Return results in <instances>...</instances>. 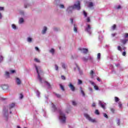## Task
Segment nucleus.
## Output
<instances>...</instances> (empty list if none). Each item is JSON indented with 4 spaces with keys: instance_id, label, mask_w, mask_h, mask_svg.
Returning a JSON list of instances; mask_svg holds the SVG:
<instances>
[{
    "instance_id": "7c9ffc66",
    "label": "nucleus",
    "mask_w": 128,
    "mask_h": 128,
    "mask_svg": "<svg viewBox=\"0 0 128 128\" xmlns=\"http://www.w3.org/2000/svg\"><path fill=\"white\" fill-rule=\"evenodd\" d=\"M95 114H98V116L100 114V112H98V110H95Z\"/></svg>"
},
{
    "instance_id": "2eb2a0df",
    "label": "nucleus",
    "mask_w": 128,
    "mask_h": 128,
    "mask_svg": "<svg viewBox=\"0 0 128 128\" xmlns=\"http://www.w3.org/2000/svg\"><path fill=\"white\" fill-rule=\"evenodd\" d=\"M80 92L82 94L83 96H86V94H84V90H82V88L80 87Z\"/></svg>"
},
{
    "instance_id": "ea45409f",
    "label": "nucleus",
    "mask_w": 128,
    "mask_h": 128,
    "mask_svg": "<svg viewBox=\"0 0 128 128\" xmlns=\"http://www.w3.org/2000/svg\"><path fill=\"white\" fill-rule=\"evenodd\" d=\"M124 38H128V33H125L124 34Z\"/></svg>"
},
{
    "instance_id": "338daca9",
    "label": "nucleus",
    "mask_w": 128,
    "mask_h": 128,
    "mask_svg": "<svg viewBox=\"0 0 128 128\" xmlns=\"http://www.w3.org/2000/svg\"><path fill=\"white\" fill-rule=\"evenodd\" d=\"M68 112H70V110H66V112L67 113V114H68Z\"/></svg>"
},
{
    "instance_id": "423d86ee",
    "label": "nucleus",
    "mask_w": 128,
    "mask_h": 128,
    "mask_svg": "<svg viewBox=\"0 0 128 128\" xmlns=\"http://www.w3.org/2000/svg\"><path fill=\"white\" fill-rule=\"evenodd\" d=\"M76 69H77L78 70L80 76H82V74H84L82 70H80V67H78V65H76V68H74V70L75 72Z\"/></svg>"
},
{
    "instance_id": "a19ab883",
    "label": "nucleus",
    "mask_w": 128,
    "mask_h": 128,
    "mask_svg": "<svg viewBox=\"0 0 128 128\" xmlns=\"http://www.w3.org/2000/svg\"><path fill=\"white\" fill-rule=\"evenodd\" d=\"M118 50H120V51L122 50V48L120 47V46H118Z\"/></svg>"
},
{
    "instance_id": "c03bdc74",
    "label": "nucleus",
    "mask_w": 128,
    "mask_h": 128,
    "mask_svg": "<svg viewBox=\"0 0 128 128\" xmlns=\"http://www.w3.org/2000/svg\"><path fill=\"white\" fill-rule=\"evenodd\" d=\"M10 72L11 74H14V72H16L15 70H10Z\"/></svg>"
},
{
    "instance_id": "58836bf2",
    "label": "nucleus",
    "mask_w": 128,
    "mask_h": 128,
    "mask_svg": "<svg viewBox=\"0 0 128 128\" xmlns=\"http://www.w3.org/2000/svg\"><path fill=\"white\" fill-rule=\"evenodd\" d=\"M72 104L73 106H76V102L74 101H72Z\"/></svg>"
},
{
    "instance_id": "13d9d810",
    "label": "nucleus",
    "mask_w": 128,
    "mask_h": 128,
    "mask_svg": "<svg viewBox=\"0 0 128 128\" xmlns=\"http://www.w3.org/2000/svg\"><path fill=\"white\" fill-rule=\"evenodd\" d=\"M4 7H0V10H4Z\"/></svg>"
},
{
    "instance_id": "e2e57ef3",
    "label": "nucleus",
    "mask_w": 128,
    "mask_h": 128,
    "mask_svg": "<svg viewBox=\"0 0 128 128\" xmlns=\"http://www.w3.org/2000/svg\"><path fill=\"white\" fill-rule=\"evenodd\" d=\"M54 30H55V32H58V28H54Z\"/></svg>"
},
{
    "instance_id": "4d7b16f0",
    "label": "nucleus",
    "mask_w": 128,
    "mask_h": 128,
    "mask_svg": "<svg viewBox=\"0 0 128 128\" xmlns=\"http://www.w3.org/2000/svg\"><path fill=\"white\" fill-rule=\"evenodd\" d=\"M62 67L63 68H66V65L64 64H62Z\"/></svg>"
},
{
    "instance_id": "c756f323",
    "label": "nucleus",
    "mask_w": 128,
    "mask_h": 128,
    "mask_svg": "<svg viewBox=\"0 0 128 128\" xmlns=\"http://www.w3.org/2000/svg\"><path fill=\"white\" fill-rule=\"evenodd\" d=\"M88 60H90V62H92V58L90 56L88 58Z\"/></svg>"
},
{
    "instance_id": "b1692460",
    "label": "nucleus",
    "mask_w": 128,
    "mask_h": 128,
    "mask_svg": "<svg viewBox=\"0 0 128 128\" xmlns=\"http://www.w3.org/2000/svg\"><path fill=\"white\" fill-rule=\"evenodd\" d=\"M19 22L20 24H22V22H24V18H20L19 20Z\"/></svg>"
},
{
    "instance_id": "3c124183",
    "label": "nucleus",
    "mask_w": 128,
    "mask_h": 128,
    "mask_svg": "<svg viewBox=\"0 0 128 128\" xmlns=\"http://www.w3.org/2000/svg\"><path fill=\"white\" fill-rule=\"evenodd\" d=\"M104 118H108V114H104Z\"/></svg>"
},
{
    "instance_id": "09e8293b",
    "label": "nucleus",
    "mask_w": 128,
    "mask_h": 128,
    "mask_svg": "<svg viewBox=\"0 0 128 128\" xmlns=\"http://www.w3.org/2000/svg\"><path fill=\"white\" fill-rule=\"evenodd\" d=\"M35 50L40 52V49L38 47H35Z\"/></svg>"
},
{
    "instance_id": "7ed1b4c3",
    "label": "nucleus",
    "mask_w": 128,
    "mask_h": 128,
    "mask_svg": "<svg viewBox=\"0 0 128 128\" xmlns=\"http://www.w3.org/2000/svg\"><path fill=\"white\" fill-rule=\"evenodd\" d=\"M84 116L87 118V120H88L89 122H96V121L95 119H92L90 116V115L88 114H84Z\"/></svg>"
},
{
    "instance_id": "473e14b6",
    "label": "nucleus",
    "mask_w": 128,
    "mask_h": 128,
    "mask_svg": "<svg viewBox=\"0 0 128 128\" xmlns=\"http://www.w3.org/2000/svg\"><path fill=\"white\" fill-rule=\"evenodd\" d=\"M100 106H101V107L104 110H106V106H104V104H101Z\"/></svg>"
},
{
    "instance_id": "9b49d317",
    "label": "nucleus",
    "mask_w": 128,
    "mask_h": 128,
    "mask_svg": "<svg viewBox=\"0 0 128 128\" xmlns=\"http://www.w3.org/2000/svg\"><path fill=\"white\" fill-rule=\"evenodd\" d=\"M44 84L48 86V88H52V85L48 81H45Z\"/></svg>"
},
{
    "instance_id": "c9c22d12",
    "label": "nucleus",
    "mask_w": 128,
    "mask_h": 128,
    "mask_svg": "<svg viewBox=\"0 0 128 128\" xmlns=\"http://www.w3.org/2000/svg\"><path fill=\"white\" fill-rule=\"evenodd\" d=\"M5 74L7 76H10V72H6V73H5Z\"/></svg>"
},
{
    "instance_id": "f3484780",
    "label": "nucleus",
    "mask_w": 128,
    "mask_h": 128,
    "mask_svg": "<svg viewBox=\"0 0 128 128\" xmlns=\"http://www.w3.org/2000/svg\"><path fill=\"white\" fill-rule=\"evenodd\" d=\"M14 104H12L9 105V108L10 110V108H14Z\"/></svg>"
},
{
    "instance_id": "39448f33",
    "label": "nucleus",
    "mask_w": 128,
    "mask_h": 128,
    "mask_svg": "<svg viewBox=\"0 0 128 128\" xmlns=\"http://www.w3.org/2000/svg\"><path fill=\"white\" fill-rule=\"evenodd\" d=\"M78 50H80L81 52H82L83 54H86L88 52V48H78Z\"/></svg>"
},
{
    "instance_id": "dca6fc26",
    "label": "nucleus",
    "mask_w": 128,
    "mask_h": 128,
    "mask_svg": "<svg viewBox=\"0 0 128 128\" xmlns=\"http://www.w3.org/2000/svg\"><path fill=\"white\" fill-rule=\"evenodd\" d=\"M27 41L28 42H32V38L30 37H28V38H27Z\"/></svg>"
},
{
    "instance_id": "79ce46f5",
    "label": "nucleus",
    "mask_w": 128,
    "mask_h": 128,
    "mask_svg": "<svg viewBox=\"0 0 128 128\" xmlns=\"http://www.w3.org/2000/svg\"><path fill=\"white\" fill-rule=\"evenodd\" d=\"M122 56H126V52H124L122 54Z\"/></svg>"
},
{
    "instance_id": "e433bc0d",
    "label": "nucleus",
    "mask_w": 128,
    "mask_h": 128,
    "mask_svg": "<svg viewBox=\"0 0 128 128\" xmlns=\"http://www.w3.org/2000/svg\"><path fill=\"white\" fill-rule=\"evenodd\" d=\"M55 94L57 98H60V94H58L56 93Z\"/></svg>"
},
{
    "instance_id": "864d4df0",
    "label": "nucleus",
    "mask_w": 128,
    "mask_h": 128,
    "mask_svg": "<svg viewBox=\"0 0 128 128\" xmlns=\"http://www.w3.org/2000/svg\"><path fill=\"white\" fill-rule=\"evenodd\" d=\"M60 8H64V4H60Z\"/></svg>"
},
{
    "instance_id": "1a4fd4ad",
    "label": "nucleus",
    "mask_w": 128,
    "mask_h": 128,
    "mask_svg": "<svg viewBox=\"0 0 128 128\" xmlns=\"http://www.w3.org/2000/svg\"><path fill=\"white\" fill-rule=\"evenodd\" d=\"M16 82L17 84H18V86H20V84H22V81L20 80V78H16Z\"/></svg>"
},
{
    "instance_id": "5fc2aeb1",
    "label": "nucleus",
    "mask_w": 128,
    "mask_h": 128,
    "mask_svg": "<svg viewBox=\"0 0 128 128\" xmlns=\"http://www.w3.org/2000/svg\"><path fill=\"white\" fill-rule=\"evenodd\" d=\"M92 108H94L96 106V103H92Z\"/></svg>"
},
{
    "instance_id": "412c9836",
    "label": "nucleus",
    "mask_w": 128,
    "mask_h": 128,
    "mask_svg": "<svg viewBox=\"0 0 128 128\" xmlns=\"http://www.w3.org/2000/svg\"><path fill=\"white\" fill-rule=\"evenodd\" d=\"M97 58L98 60H100V53H98L97 56Z\"/></svg>"
},
{
    "instance_id": "37998d69",
    "label": "nucleus",
    "mask_w": 128,
    "mask_h": 128,
    "mask_svg": "<svg viewBox=\"0 0 128 128\" xmlns=\"http://www.w3.org/2000/svg\"><path fill=\"white\" fill-rule=\"evenodd\" d=\"M90 83L91 84H92V86H96L94 84V82H92V81H90Z\"/></svg>"
},
{
    "instance_id": "6ab92c4d",
    "label": "nucleus",
    "mask_w": 128,
    "mask_h": 128,
    "mask_svg": "<svg viewBox=\"0 0 128 128\" xmlns=\"http://www.w3.org/2000/svg\"><path fill=\"white\" fill-rule=\"evenodd\" d=\"M50 52H51V54H54V48H52L50 50Z\"/></svg>"
},
{
    "instance_id": "603ef678",
    "label": "nucleus",
    "mask_w": 128,
    "mask_h": 128,
    "mask_svg": "<svg viewBox=\"0 0 128 128\" xmlns=\"http://www.w3.org/2000/svg\"><path fill=\"white\" fill-rule=\"evenodd\" d=\"M61 78H62V80H66V76H62Z\"/></svg>"
},
{
    "instance_id": "49530a36",
    "label": "nucleus",
    "mask_w": 128,
    "mask_h": 128,
    "mask_svg": "<svg viewBox=\"0 0 128 128\" xmlns=\"http://www.w3.org/2000/svg\"><path fill=\"white\" fill-rule=\"evenodd\" d=\"M24 98V95L21 94H20V98L22 100V98Z\"/></svg>"
},
{
    "instance_id": "a878e982",
    "label": "nucleus",
    "mask_w": 128,
    "mask_h": 128,
    "mask_svg": "<svg viewBox=\"0 0 128 128\" xmlns=\"http://www.w3.org/2000/svg\"><path fill=\"white\" fill-rule=\"evenodd\" d=\"M94 88L96 90H98V86L96 85L94 86Z\"/></svg>"
},
{
    "instance_id": "72a5a7b5",
    "label": "nucleus",
    "mask_w": 128,
    "mask_h": 128,
    "mask_svg": "<svg viewBox=\"0 0 128 128\" xmlns=\"http://www.w3.org/2000/svg\"><path fill=\"white\" fill-rule=\"evenodd\" d=\"M60 88L61 90H64V88L63 86L62 85L60 84Z\"/></svg>"
},
{
    "instance_id": "6e6d98bb",
    "label": "nucleus",
    "mask_w": 128,
    "mask_h": 128,
    "mask_svg": "<svg viewBox=\"0 0 128 128\" xmlns=\"http://www.w3.org/2000/svg\"><path fill=\"white\" fill-rule=\"evenodd\" d=\"M118 106L120 108H122V104H120Z\"/></svg>"
},
{
    "instance_id": "9d476101",
    "label": "nucleus",
    "mask_w": 128,
    "mask_h": 128,
    "mask_svg": "<svg viewBox=\"0 0 128 128\" xmlns=\"http://www.w3.org/2000/svg\"><path fill=\"white\" fill-rule=\"evenodd\" d=\"M1 88L4 90H6L8 88V85L4 84L1 86Z\"/></svg>"
},
{
    "instance_id": "cd10ccee",
    "label": "nucleus",
    "mask_w": 128,
    "mask_h": 128,
    "mask_svg": "<svg viewBox=\"0 0 128 128\" xmlns=\"http://www.w3.org/2000/svg\"><path fill=\"white\" fill-rule=\"evenodd\" d=\"M83 14L85 18H86L88 16V14L86 12V11L84 10Z\"/></svg>"
},
{
    "instance_id": "a211bd4d",
    "label": "nucleus",
    "mask_w": 128,
    "mask_h": 128,
    "mask_svg": "<svg viewBox=\"0 0 128 128\" xmlns=\"http://www.w3.org/2000/svg\"><path fill=\"white\" fill-rule=\"evenodd\" d=\"M74 30L75 32H78V28H76V26L75 24H74Z\"/></svg>"
},
{
    "instance_id": "393cba45",
    "label": "nucleus",
    "mask_w": 128,
    "mask_h": 128,
    "mask_svg": "<svg viewBox=\"0 0 128 128\" xmlns=\"http://www.w3.org/2000/svg\"><path fill=\"white\" fill-rule=\"evenodd\" d=\"M12 28H14V30H16V25L14 24H12Z\"/></svg>"
},
{
    "instance_id": "f257e3e1",
    "label": "nucleus",
    "mask_w": 128,
    "mask_h": 128,
    "mask_svg": "<svg viewBox=\"0 0 128 128\" xmlns=\"http://www.w3.org/2000/svg\"><path fill=\"white\" fill-rule=\"evenodd\" d=\"M74 8L78 10H80V1L77 2V4H74V6H69L67 8L66 11L68 12V14H72V10H74Z\"/></svg>"
},
{
    "instance_id": "69168bd1",
    "label": "nucleus",
    "mask_w": 128,
    "mask_h": 128,
    "mask_svg": "<svg viewBox=\"0 0 128 128\" xmlns=\"http://www.w3.org/2000/svg\"><path fill=\"white\" fill-rule=\"evenodd\" d=\"M89 90H90V92H92V88H89Z\"/></svg>"
},
{
    "instance_id": "6e6552de",
    "label": "nucleus",
    "mask_w": 128,
    "mask_h": 128,
    "mask_svg": "<svg viewBox=\"0 0 128 128\" xmlns=\"http://www.w3.org/2000/svg\"><path fill=\"white\" fill-rule=\"evenodd\" d=\"M91 28L90 25L88 24L87 28H86L85 30L88 32V34H92V32H90Z\"/></svg>"
},
{
    "instance_id": "aec40b11",
    "label": "nucleus",
    "mask_w": 128,
    "mask_h": 128,
    "mask_svg": "<svg viewBox=\"0 0 128 128\" xmlns=\"http://www.w3.org/2000/svg\"><path fill=\"white\" fill-rule=\"evenodd\" d=\"M82 60L84 62H88V59L86 58V57L82 58Z\"/></svg>"
},
{
    "instance_id": "bf43d9fd",
    "label": "nucleus",
    "mask_w": 128,
    "mask_h": 128,
    "mask_svg": "<svg viewBox=\"0 0 128 128\" xmlns=\"http://www.w3.org/2000/svg\"><path fill=\"white\" fill-rule=\"evenodd\" d=\"M121 7H120V6L119 5L118 7H117V10H120V8Z\"/></svg>"
},
{
    "instance_id": "0e129e2a",
    "label": "nucleus",
    "mask_w": 128,
    "mask_h": 128,
    "mask_svg": "<svg viewBox=\"0 0 128 128\" xmlns=\"http://www.w3.org/2000/svg\"><path fill=\"white\" fill-rule=\"evenodd\" d=\"M97 80H98V82H100V78H98Z\"/></svg>"
},
{
    "instance_id": "a18cd8bd",
    "label": "nucleus",
    "mask_w": 128,
    "mask_h": 128,
    "mask_svg": "<svg viewBox=\"0 0 128 128\" xmlns=\"http://www.w3.org/2000/svg\"><path fill=\"white\" fill-rule=\"evenodd\" d=\"M55 68L56 70H58V65H55Z\"/></svg>"
},
{
    "instance_id": "ddd939ff",
    "label": "nucleus",
    "mask_w": 128,
    "mask_h": 128,
    "mask_svg": "<svg viewBox=\"0 0 128 128\" xmlns=\"http://www.w3.org/2000/svg\"><path fill=\"white\" fill-rule=\"evenodd\" d=\"M128 40L127 39H125V40H120V42H122V44H126V42H128Z\"/></svg>"
},
{
    "instance_id": "774afa93",
    "label": "nucleus",
    "mask_w": 128,
    "mask_h": 128,
    "mask_svg": "<svg viewBox=\"0 0 128 128\" xmlns=\"http://www.w3.org/2000/svg\"><path fill=\"white\" fill-rule=\"evenodd\" d=\"M0 18H2V14L0 13Z\"/></svg>"
},
{
    "instance_id": "4468645a",
    "label": "nucleus",
    "mask_w": 128,
    "mask_h": 128,
    "mask_svg": "<svg viewBox=\"0 0 128 128\" xmlns=\"http://www.w3.org/2000/svg\"><path fill=\"white\" fill-rule=\"evenodd\" d=\"M48 30V28L46 26L44 27V30L42 31V34H46V30Z\"/></svg>"
},
{
    "instance_id": "0eeeda50",
    "label": "nucleus",
    "mask_w": 128,
    "mask_h": 128,
    "mask_svg": "<svg viewBox=\"0 0 128 128\" xmlns=\"http://www.w3.org/2000/svg\"><path fill=\"white\" fill-rule=\"evenodd\" d=\"M68 86L72 92H74V90H76V88L72 83H70Z\"/></svg>"
},
{
    "instance_id": "2f4dec72",
    "label": "nucleus",
    "mask_w": 128,
    "mask_h": 128,
    "mask_svg": "<svg viewBox=\"0 0 128 128\" xmlns=\"http://www.w3.org/2000/svg\"><path fill=\"white\" fill-rule=\"evenodd\" d=\"M91 6H94V4L92 2H90L89 3V7L91 8Z\"/></svg>"
},
{
    "instance_id": "5701e85b",
    "label": "nucleus",
    "mask_w": 128,
    "mask_h": 128,
    "mask_svg": "<svg viewBox=\"0 0 128 128\" xmlns=\"http://www.w3.org/2000/svg\"><path fill=\"white\" fill-rule=\"evenodd\" d=\"M114 100H115L116 102H118L120 100V98H118V97H115Z\"/></svg>"
},
{
    "instance_id": "20e7f679",
    "label": "nucleus",
    "mask_w": 128,
    "mask_h": 128,
    "mask_svg": "<svg viewBox=\"0 0 128 128\" xmlns=\"http://www.w3.org/2000/svg\"><path fill=\"white\" fill-rule=\"evenodd\" d=\"M37 74H38V78L40 82L42 84V79L40 78V72H38V68L37 66H35Z\"/></svg>"
},
{
    "instance_id": "de8ad7c7",
    "label": "nucleus",
    "mask_w": 128,
    "mask_h": 128,
    "mask_svg": "<svg viewBox=\"0 0 128 128\" xmlns=\"http://www.w3.org/2000/svg\"><path fill=\"white\" fill-rule=\"evenodd\" d=\"M52 108H54V110H56V105L52 104Z\"/></svg>"
},
{
    "instance_id": "052dcab7",
    "label": "nucleus",
    "mask_w": 128,
    "mask_h": 128,
    "mask_svg": "<svg viewBox=\"0 0 128 128\" xmlns=\"http://www.w3.org/2000/svg\"><path fill=\"white\" fill-rule=\"evenodd\" d=\"M120 120H118V122H117L118 125L120 126Z\"/></svg>"
},
{
    "instance_id": "4be33fe9",
    "label": "nucleus",
    "mask_w": 128,
    "mask_h": 128,
    "mask_svg": "<svg viewBox=\"0 0 128 128\" xmlns=\"http://www.w3.org/2000/svg\"><path fill=\"white\" fill-rule=\"evenodd\" d=\"M34 60V62H40V60H38V58H35Z\"/></svg>"
},
{
    "instance_id": "f8f14e48",
    "label": "nucleus",
    "mask_w": 128,
    "mask_h": 128,
    "mask_svg": "<svg viewBox=\"0 0 128 128\" xmlns=\"http://www.w3.org/2000/svg\"><path fill=\"white\" fill-rule=\"evenodd\" d=\"M94 70H91L90 72V74L92 78H94Z\"/></svg>"
},
{
    "instance_id": "8fccbe9b",
    "label": "nucleus",
    "mask_w": 128,
    "mask_h": 128,
    "mask_svg": "<svg viewBox=\"0 0 128 128\" xmlns=\"http://www.w3.org/2000/svg\"><path fill=\"white\" fill-rule=\"evenodd\" d=\"M110 110H111V112H112L113 114H114V109L112 108L110 109Z\"/></svg>"
},
{
    "instance_id": "f704fd0d",
    "label": "nucleus",
    "mask_w": 128,
    "mask_h": 128,
    "mask_svg": "<svg viewBox=\"0 0 128 128\" xmlns=\"http://www.w3.org/2000/svg\"><path fill=\"white\" fill-rule=\"evenodd\" d=\"M86 22H90V17L87 18Z\"/></svg>"
},
{
    "instance_id": "680f3d73",
    "label": "nucleus",
    "mask_w": 128,
    "mask_h": 128,
    "mask_svg": "<svg viewBox=\"0 0 128 128\" xmlns=\"http://www.w3.org/2000/svg\"><path fill=\"white\" fill-rule=\"evenodd\" d=\"M70 22H71L72 24L74 22V19L71 18L70 19Z\"/></svg>"
},
{
    "instance_id": "f03ea898",
    "label": "nucleus",
    "mask_w": 128,
    "mask_h": 128,
    "mask_svg": "<svg viewBox=\"0 0 128 128\" xmlns=\"http://www.w3.org/2000/svg\"><path fill=\"white\" fill-rule=\"evenodd\" d=\"M60 118L62 124H66V114L62 111L60 112Z\"/></svg>"
},
{
    "instance_id": "bb28decb",
    "label": "nucleus",
    "mask_w": 128,
    "mask_h": 128,
    "mask_svg": "<svg viewBox=\"0 0 128 128\" xmlns=\"http://www.w3.org/2000/svg\"><path fill=\"white\" fill-rule=\"evenodd\" d=\"M116 25L114 24L112 26V29L113 30H116Z\"/></svg>"
},
{
    "instance_id": "4c0bfd02",
    "label": "nucleus",
    "mask_w": 128,
    "mask_h": 128,
    "mask_svg": "<svg viewBox=\"0 0 128 128\" xmlns=\"http://www.w3.org/2000/svg\"><path fill=\"white\" fill-rule=\"evenodd\" d=\"M3 60H4V58L2 57V56H0V62H2Z\"/></svg>"
},
{
    "instance_id": "c85d7f7f",
    "label": "nucleus",
    "mask_w": 128,
    "mask_h": 128,
    "mask_svg": "<svg viewBox=\"0 0 128 128\" xmlns=\"http://www.w3.org/2000/svg\"><path fill=\"white\" fill-rule=\"evenodd\" d=\"M82 84V81L80 80H78V84Z\"/></svg>"
}]
</instances>
